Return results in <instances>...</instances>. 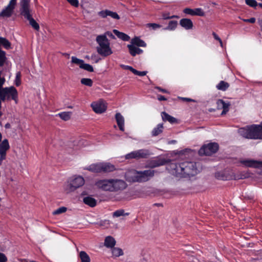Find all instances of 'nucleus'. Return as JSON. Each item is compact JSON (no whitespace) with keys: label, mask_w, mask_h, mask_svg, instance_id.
I'll use <instances>...</instances> for the list:
<instances>
[{"label":"nucleus","mask_w":262,"mask_h":262,"mask_svg":"<svg viewBox=\"0 0 262 262\" xmlns=\"http://www.w3.org/2000/svg\"><path fill=\"white\" fill-rule=\"evenodd\" d=\"M166 169L171 174L178 177H190L197 174L196 163L192 162H172L167 165Z\"/></svg>","instance_id":"f257e3e1"},{"label":"nucleus","mask_w":262,"mask_h":262,"mask_svg":"<svg viewBox=\"0 0 262 262\" xmlns=\"http://www.w3.org/2000/svg\"><path fill=\"white\" fill-rule=\"evenodd\" d=\"M95 185L102 191L111 192L123 190L127 187L124 180L118 179L98 180L95 182Z\"/></svg>","instance_id":"f03ea898"},{"label":"nucleus","mask_w":262,"mask_h":262,"mask_svg":"<svg viewBox=\"0 0 262 262\" xmlns=\"http://www.w3.org/2000/svg\"><path fill=\"white\" fill-rule=\"evenodd\" d=\"M155 174V171L151 169L144 171L130 170L125 174L126 180L128 182H145L150 180Z\"/></svg>","instance_id":"7ed1b4c3"},{"label":"nucleus","mask_w":262,"mask_h":262,"mask_svg":"<svg viewBox=\"0 0 262 262\" xmlns=\"http://www.w3.org/2000/svg\"><path fill=\"white\" fill-rule=\"evenodd\" d=\"M238 133L244 138L252 139H262V122L260 125L253 124L240 128Z\"/></svg>","instance_id":"20e7f679"},{"label":"nucleus","mask_w":262,"mask_h":262,"mask_svg":"<svg viewBox=\"0 0 262 262\" xmlns=\"http://www.w3.org/2000/svg\"><path fill=\"white\" fill-rule=\"evenodd\" d=\"M20 12V14L29 21V24L34 30L36 31L39 30L40 27L39 24L32 17L30 13L31 10L29 8V1L22 0L21 1Z\"/></svg>","instance_id":"39448f33"},{"label":"nucleus","mask_w":262,"mask_h":262,"mask_svg":"<svg viewBox=\"0 0 262 262\" xmlns=\"http://www.w3.org/2000/svg\"><path fill=\"white\" fill-rule=\"evenodd\" d=\"M85 183L83 177L79 175H74L68 179L64 184V189L68 192L75 191L82 187Z\"/></svg>","instance_id":"423d86ee"},{"label":"nucleus","mask_w":262,"mask_h":262,"mask_svg":"<svg viewBox=\"0 0 262 262\" xmlns=\"http://www.w3.org/2000/svg\"><path fill=\"white\" fill-rule=\"evenodd\" d=\"M96 41L99 45L97 48L98 53L103 56H107L113 53L110 48V43L105 35H99L97 36Z\"/></svg>","instance_id":"0eeeda50"},{"label":"nucleus","mask_w":262,"mask_h":262,"mask_svg":"<svg viewBox=\"0 0 262 262\" xmlns=\"http://www.w3.org/2000/svg\"><path fill=\"white\" fill-rule=\"evenodd\" d=\"M0 98L4 101L7 98V99H12L17 102L18 93L16 89L13 86L0 89Z\"/></svg>","instance_id":"6e6552de"},{"label":"nucleus","mask_w":262,"mask_h":262,"mask_svg":"<svg viewBox=\"0 0 262 262\" xmlns=\"http://www.w3.org/2000/svg\"><path fill=\"white\" fill-rule=\"evenodd\" d=\"M219 149V145L216 143H210L203 146L199 150L200 156H210L215 153Z\"/></svg>","instance_id":"1a4fd4ad"},{"label":"nucleus","mask_w":262,"mask_h":262,"mask_svg":"<svg viewBox=\"0 0 262 262\" xmlns=\"http://www.w3.org/2000/svg\"><path fill=\"white\" fill-rule=\"evenodd\" d=\"M149 151L145 149H141L132 151L125 155L126 159L146 158L149 156Z\"/></svg>","instance_id":"9d476101"},{"label":"nucleus","mask_w":262,"mask_h":262,"mask_svg":"<svg viewBox=\"0 0 262 262\" xmlns=\"http://www.w3.org/2000/svg\"><path fill=\"white\" fill-rule=\"evenodd\" d=\"M240 162L245 167L259 169V173L262 175V162L252 159H246L241 160Z\"/></svg>","instance_id":"9b49d317"},{"label":"nucleus","mask_w":262,"mask_h":262,"mask_svg":"<svg viewBox=\"0 0 262 262\" xmlns=\"http://www.w3.org/2000/svg\"><path fill=\"white\" fill-rule=\"evenodd\" d=\"M215 177L218 180L224 181L234 179L233 172L229 170L216 172L215 173Z\"/></svg>","instance_id":"f8f14e48"},{"label":"nucleus","mask_w":262,"mask_h":262,"mask_svg":"<svg viewBox=\"0 0 262 262\" xmlns=\"http://www.w3.org/2000/svg\"><path fill=\"white\" fill-rule=\"evenodd\" d=\"M91 106L93 111L97 114L104 113L107 108L105 103L102 100L92 102L91 103Z\"/></svg>","instance_id":"ddd939ff"},{"label":"nucleus","mask_w":262,"mask_h":262,"mask_svg":"<svg viewBox=\"0 0 262 262\" xmlns=\"http://www.w3.org/2000/svg\"><path fill=\"white\" fill-rule=\"evenodd\" d=\"M10 146L7 139H4L0 144V161L6 159V151L9 149Z\"/></svg>","instance_id":"4468645a"},{"label":"nucleus","mask_w":262,"mask_h":262,"mask_svg":"<svg viewBox=\"0 0 262 262\" xmlns=\"http://www.w3.org/2000/svg\"><path fill=\"white\" fill-rule=\"evenodd\" d=\"M183 12L186 14L191 16L197 15L203 16L205 15V12L201 8H195L192 9L187 8L184 9Z\"/></svg>","instance_id":"2eb2a0df"},{"label":"nucleus","mask_w":262,"mask_h":262,"mask_svg":"<svg viewBox=\"0 0 262 262\" xmlns=\"http://www.w3.org/2000/svg\"><path fill=\"white\" fill-rule=\"evenodd\" d=\"M98 15L102 18H106L107 16H110L113 18L119 19V15L115 12H113L108 10H104L99 11Z\"/></svg>","instance_id":"dca6fc26"},{"label":"nucleus","mask_w":262,"mask_h":262,"mask_svg":"<svg viewBox=\"0 0 262 262\" xmlns=\"http://www.w3.org/2000/svg\"><path fill=\"white\" fill-rule=\"evenodd\" d=\"M218 109H223L222 115L226 114L229 110L230 103L229 102H225L222 99H219L217 101Z\"/></svg>","instance_id":"f3484780"},{"label":"nucleus","mask_w":262,"mask_h":262,"mask_svg":"<svg viewBox=\"0 0 262 262\" xmlns=\"http://www.w3.org/2000/svg\"><path fill=\"white\" fill-rule=\"evenodd\" d=\"M83 169L93 173H101V162L92 164Z\"/></svg>","instance_id":"a211bd4d"},{"label":"nucleus","mask_w":262,"mask_h":262,"mask_svg":"<svg viewBox=\"0 0 262 262\" xmlns=\"http://www.w3.org/2000/svg\"><path fill=\"white\" fill-rule=\"evenodd\" d=\"M101 173H107L114 171L115 167L108 162H101Z\"/></svg>","instance_id":"6ab92c4d"},{"label":"nucleus","mask_w":262,"mask_h":262,"mask_svg":"<svg viewBox=\"0 0 262 262\" xmlns=\"http://www.w3.org/2000/svg\"><path fill=\"white\" fill-rule=\"evenodd\" d=\"M115 119L119 129L121 131L124 130V118L120 113H117L115 115Z\"/></svg>","instance_id":"aec40b11"},{"label":"nucleus","mask_w":262,"mask_h":262,"mask_svg":"<svg viewBox=\"0 0 262 262\" xmlns=\"http://www.w3.org/2000/svg\"><path fill=\"white\" fill-rule=\"evenodd\" d=\"M127 48L129 50L130 54L133 56H135L136 55L141 54L143 52L142 49L139 48L138 47L135 46L132 43L128 45Z\"/></svg>","instance_id":"412c9836"},{"label":"nucleus","mask_w":262,"mask_h":262,"mask_svg":"<svg viewBox=\"0 0 262 262\" xmlns=\"http://www.w3.org/2000/svg\"><path fill=\"white\" fill-rule=\"evenodd\" d=\"M14 8L7 5L0 13V16L3 17H10L13 12Z\"/></svg>","instance_id":"4be33fe9"},{"label":"nucleus","mask_w":262,"mask_h":262,"mask_svg":"<svg viewBox=\"0 0 262 262\" xmlns=\"http://www.w3.org/2000/svg\"><path fill=\"white\" fill-rule=\"evenodd\" d=\"M180 25L186 30L191 29L193 27V23L189 18H182L180 21Z\"/></svg>","instance_id":"5701e85b"},{"label":"nucleus","mask_w":262,"mask_h":262,"mask_svg":"<svg viewBox=\"0 0 262 262\" xmlns=\"http://www.w3.org/2000/svg\"><path fill=\"white\" fill-rule=\"evenodd\" d=\"M115 239L112 236H107L105 238L104 245L110 248H113L116 245Z\"/></svg>","instance_id":"b1692460"},{"label":"nucleus","mask_w":262,"mask_h":262,"mask_svg":"<svg viewBox=\"0 0 262 262\" xmlns=\"http://www.w3.org/2000/svg\"><path fill=\"white\" fill-rule=\"evenodd\" d=\"M83 202L85 204L91 207H95L97 204L96 200L91 196H88L83 198Z\"/></svg>","instance_id":"393cba45"},{"label":"nucleus","mask_w":262,"mask_h":262,"mask_svg":"<svg viewBox=\"0 0 262 262\" xmlns=\"http://www.w3.org/2000/svg\"><path fill=\"white\" fill-rule=\"evenodd\" d=\"M130 43L138 47H145L146 46V43H145V42L144 40L141 39L138 37H135L132 38Z\"/></svg>","instance_id":"a878e982"},{"label":"nucleus","mask_w":262,"mask_h":262,"mask_svg":"<svg viewBox=\"0 0 262 262\" xmlns=\"http://www.w3.org/2000/svg\"><path fill=\"white\" fill-rule=\"evenodd\" d=\"M161 117L164 121H168L171 123H174L177 122L176 118L169 115L165 112H162Z\"/></svg>","instance_id":"bb28decb"},{"label":"nucleus","mask_w":262,"mask_h":262,"mask_svg":"<svg viewBox=\"0 0 262 262\" xmlns=\"http://www.w3.org/2000/svg\"><path fill=\"white\" fill-rule=\"evenodd\" d=\"M114 33L120 39L123 41H128L130 39V37L126 34L120 32L117 30H113Z\"/></svg>","instance_id":"cd10ccee"},{"label":"nucleus","mask_w":262,"mask_h":262,"mask_svg":"<svg viewBox=\"0 0 262 262\" xmlns=\"http://www.w3.org/2000/svg\"><path fill=\"white\" fill-rule=\"evenodd\" d=\"M234 180L245 179L250 177V173L248 172L240 171L236 173H233Z\"/></svg>","instance_id":"c85d7f7f"},{"label":"nucleus","mask_w":262,"mask_h":262,"mask_svg":"<svg viewBox=\"0 0 262 262\" xmlns=\"http://www.w3.org/2000/svg\"><path fill=\"white\" fill-rule=\"evenodd\" d=\"M166 162V160L164 159L153 160L150 162V166L152 167H159L165 165Z\"/></svg>","instance_id":"c756f323"},{"label":"nucleus","mask_w":262,"mask_h":262,"mask_svg":"<svg viewBox=\"0 0 262 262\" xmlns=\"http://www.w3.org/2000/svg\"><path fill=\"white\" fill-rule=\"evenodd\" d=\"M163 125L162 123L158 124L151 132V135L153 137L157 136L163 132Z\"/></svg>","instance_id":"7c9ffc66"},{"label":"nucleus","mask_w":262,"mask_h":262,"mask_svg":"<svg viewBox=\"0 0 262 262\" xmlns=\"http://www.w3.org/2000/svg\"><path fill=\"white\" fill-rule=\"evenodd\" d=\"M79 257L81 262H91V259L89 255L84 251H81L79 253Z\"/></svg>","instance_id":"2f4dec72"},{"label":"nucleus","mask_w":262,"mask_h":262,"mask_svg":"<svg viewBox=\"0 0 262 262\" xmlns=\"http://www.w3.org/2000/svg\"><path fill=\"white\" fill-rule=\"evenodd\" d=\"M229 86V84L228 83L224 81H221L216 85V88L219 90L225 91L228 88Z\"/></svg>","instance_id":"473e14b6"},{"label":"nucleus","mask_w":262,"mask_h":262,"mask_svg":"<svg viewBox=\"0 0 262 262\" xmlns=\"http://www.w3.org/2000/svg\"><path fill=\"white\" fill-rule=\"evenodd\" d=\"M177 24L178 23L176 20H170L169 22L168 26L164 28L163 30L171 31L174 30L176 28Z\"/></svg>","instance_id":"72a5a7b5"},{"label":"nucleus","mask_w":262,"mask_h":262,"mask_svg":"<svg viewBox=\"0 0 262 262\" xmlns=\"http://www.w3.org/2000/svg\"><path fill=\"white\" fill-rule=\"evenodd\" d=\"M0 45L3 46L6 49L10 48L11 43L6 38L0 37Z\"/></svg>","instance_id":"f704fd0d"},{"label":"nucleus","mask_w":262,"mask_h":262,"mask_svg":"<svg viewBox=\"0 0 262 262\" xmlns=\"http://www.w3.org/2000/svg\"><path fill=\"white\" fill-rule=\"evenodd\" d=\"M112 252L113 256L119 257L123 254V252L121 248L113 247L112 249Z\"/></svg>","instance_id":"c9c22d12"},{"label":"nucleus","mask_w":262,"mask_h":262,"mask_svg":"<svg viewBox=\"0 0 262 262\" xmlns=\"http://www.w3.org/2000/svg\"><path fill=\"white\" fill-rule=\"evenodd\" d=\"M129 214V213L128 212L125 213L123 209H119L113 212V217H118L121 216H127Z\"/></svg>","instance_id":"e433bc0d"},{"label":"nucleus","mask_w":262,"mask_h":262,"mask_svg":"<svg viewBox=\"0 0 262 262\" xmlns=\"http://www.w3.org/2000/svg\"><path fill=\"white\" fill-rule=\"evenodd\" d=\"M59 117L64 120V121H68L71 118V113L70 112H61L59 113L57 115Z\"/></svg>","instance_id":"4c0bfd02"},{"label":"nucleus","mask_w":262,"mask_h":262,"mask_svg":"<svg viewBox=\"0 0 262 262\" xmlns=\"http://www.w3.org/2000/svg\"><path fill=\"white\" fill-rule=\"evenodd\" d=\"M80 68L90 72L94 71L93 67L90 64L85 63L84 62L80 65Z\"/></svg>","instance_id":"58836bf2"},{"label":"nucleus","mask_w":262,"mask_h":262,"mask_svg":"<svg viewBox=\"0 0 262 262\" xmlns=\"http://www.w3.org/2000/svg\"><path fill=\"white\" fill-rule=\"evenodd\" d=\"M81 83L88 86H92L93 85V81L90 78H83L81 79Z\"/></svg>","instance_id":"ea45409f"},{"label":"nucleus","mask_w":262,"mask_h":262,"mask_svg":"<svg viewBox=\"0 0 262 262\" xmlns=\"http://www.w3.org/2000/svg\"><path fill=\"white\" fill-rule=\"evenodd\" d=\"M71 62L73 63L77 64L79 66V68H80V65L83 64L84 61L82 59H80L79 58H77L75 56H72L71 57Z\"/></svg>","instance_id":"a19ab883"},{"label":"nucleus","mask_w":262,"mask_h":262,"mask_svg":"<svg viewBox=\"0 0 262 262\" xmlns=\"http://www.w3.org/2000/svg\"><path fill=\"white\" fill-rule=\"evenodd\" d=\"M6 59V52L5 51L0 52V67L4 66Z\"/></svg>","instance_id":"79ce46f5"},{"label":"nucleus","mask_w":262,"mask_h":262,"mask_svg":"<svg viewBox=\"0 0 262 262\" xmlns=\"http://www.w3.org/2000/svg\"><path fill=\"white\" fill-rule=\"evenodd\" d=\"M246 4L252 8H256L258 4L255 0H245Z\"/></svg>","instance_id":"37998d69"},{"label":"nucleus","mask_w":262,"mask_h":262,"mask_svg":"<svg viewBox=\"0 0 262 262\" xmlns=\"http://www.w3.org/2000/svg\"><path fill=\"white\" fill-rule=\"evenodd\" d=\"M67 210V208L65 207H59L53 212V214H59L65 212Z\"/></svg>","instance_id":"c03bdc74"},{"label":"nucleus","mask_w":262,"mask_h":262,"mask_svg":"<svg viewBox=\"0 0 262 262\" xmlns=\"http://www.w3.org/2000/svg\"><path fill=\"white\" fill-rule=\"evenodd\" d=\"M21 74L20 72H17L16 74L15 79V84L18 86L21 84V80H20Z\"/></svg>","instance_id":"a18cd8bd"},{"label":"nucleus","mask_w":262,"mask_h":262,"mask_svg":"<svg viewBox=\"0 0 262 262\" xmlns=\"http://www.w3.org/2000/svg\"><path fill=\"white\" fill-rule=\"evenodd\" d=\"M110 221L107 220L101 221L99 223V225L100 226H103V227H107L110 225Z\"/></svg>","instance_id":"49530a36"},{"label":"nucleus","mask_w":262,"mask_h":262,"mask_svg":"<svg viewBox=\"0 0 262 262\" xmlns=\"http://www.w3.org/2000/svg\"><path fill=\"white\" fill-rule=\"evenodd\" d=\"M133 73L135 75H138L139 76H144L146 75L147 71H139L136 69H134V71H133Z\"/></svg>","instance_id":"de8ad7c7"},{"label":"nucleus","mask_w":262,"mask_h":262,"mask_svg":"<svg viewBox=\"0 0 262 262\" xmlns=\"http://www.w3.org/2000/svg\"><path fill=\"white\" fill-rule=\"evenodd\" d=\"M120 67H121L122 69L124 70H129L130 71L133 73V71H134V69L132 67L128 66V65H125L121 64L120 65Z\"/></svg>","instance_id":"09e8293b"},{"label":"nucleus","mask_w":262,"mask_h":262,"mask_svg":"<svg viewBox=\"0 0 262 262\" xmlns=\"http://www.w3.org/2000/svg\"><path fill=\"white\" fill-rule=\"evenodd\" d=\"M147 26L151 27L152 29L156 30L157 28H159L161 27V26L158 24L156 23H149L147 24Z\"/></svg>","instance_id":"8fccbe9b"},{"label":"nucleus","mask_w":262,"mask_h":262,"mask_svg":"<svg viewBox=\"0 0 262 262\" xmlns=\"http://www.w3.org/2000/svg\"><path fill=\"white\" fill-rule=\"evenodd\" d=\"M67 1L73 6L77 7L79 6V1L78 0H67Z\"/></svg>","instance_id":"3c124183"},{"label":"nucleus","mask_w":262,"mask_h":262,"mask_svg":"<svg viewBox=\"0 0 262 262\" xmlns=\"http://www.w3.org/2000/svg\"><path fill=\"white\" fill-rule=\"evenodd\" d=\"M103 35H105L106 37H107V36L112 38V39H115V36L113 34V33L111 32H110V31H106L103 34H102Z\"/></svg>","instance_id":"603ef678"},{"label":"nucleus","mask_w":262,"mask_h":262,"mask_svg":"<svg viewBox=\"0 0 262 262\" xmlns=\"http://www.w3.org/2000/svg\"><path fill=\"white\" fill-rule=\"evenodd\" d=\"M7 260V258L6 255L3 253L0 252V262H6Z\"/></svg>","instance_id":"864d4df0"},{"label":"nucleus","mask_w":262,"mask_h":262,"mask_svg":"<svg viewBox=\"0 0 262 262\" xmlns=\"http://www.w3.org/2000/svg\"><path fill=\"white\" fill-rule=\"evenodd\" d=\"M243 20L244 22L250 23H254L256 21V19L254 17H251L249 19H243Z\"/></svg>","instance_id":"5fc2aeb1"},{"label":"nucleus","mask_w":262,"mask_h":262,"mask_svg":"<svg viewBox=\"0 0 262 262\" xmlns=\"http://www.w3.org/2000/svg\"><path fill=\"white\" fill-rule=\"evenodd\" d=\"M162 16H163V18L164 19H168L176 17V16H174V15L169 16L168 15V14L167 13L163 14Z\"/></svg>","instance_id":"6e6d98bb"},{"label":"nucleus","mask_w":262,"mask_h":262,"mask_svg":"<svg viewBox=\"0 0 262 262\" xmlns=\"http://www.w3.org/2000/svg\"><path fill=\"white\" fill-rule=\"evenodd\" d=\"M1 75L2 73L0 72V89L2 88V86L5 81V78L4 77H2Z\"/></svg>","instance_id":"4d7b16f0"},{"label":"nucleus","mask_w":262,"mask_h":262,"mask_svg":"<svg viewBox=\"0 0 262 262\" xmlns=\"http://www.w3.org/2000/svg\"><path fill=\"white\" fill-rule=\"evenodd\" d=\"M16 4V0H10L8 5L15 8V6Z\"/></svg>","instance_id":"13d9d810"},{"label":"nucleus","mask_w":262,"mask_h":262,"mask_svg":"<svg viewBox=\"0 0 262 262\" xmlns=\"http://www.w3.org/2000/svg\"><path fill=\"white\" fill-rule=\"evenodd\" d=\"M179 99H181V100H182L183 101H187V102H190V101L194 102V100L192 99L188 98H186V97H179Z\"/></svg>","instance_id":"bf43d9fd"},{"label":"nucleus","mask_w":262,"mask_h":262,"mask_svg":"<svg viewBox=\"0 0 262 262\" xmlns=\"http://www.w3.org/2000/svg\"><path fill=\"white\" fill-rule=\"evenodd\" d=\"M212 35H213L214 38L215 40H217L218 41H219L221 40V38L215 32L212 33Z\"/></svg>","instance_id":"052dcab7"},{"label":"nucleus","mask_w":262,"mask_h":262,"mask_svg":"<svg viewBox=\"0 0 262 262\" xmlns=\"http://www.w3.org/2000/svg\"><path fill=\"white\" fill-rule=\"evenodd\" d=\"M156 89L158 90L160 92H163V93H168V91H167L165 89H162V88H161L160 87L157 86V87H156Z\"/></svg>","instance_id":"680f3d73"},{"label":"nucleus","mask_w":262,"mask_h":262,"mask_svg":"<svg viewBox=\"0 0 262 262\" xmlns=\"http://www.w3.org/2000/svg\"><path fill=\"white\" fill-rule=\"evenodd\" d=\"M157 97H158V99L159 101H165V100H167V99L164 96H162V95H158Z\"/></svg>","instance_id":"e2e57ef3"},{"label":"nucleus","mask_w":262,"mask_h":262,"mask_svg":"<svg viewBox=\"0 0 262 262\" xmlns=\"http://www.w3.org/2000/svg\"><path fill=\"white\" fill-rule=\"evenodd\" d=\"M245 198H247L249 200H252L254 198V196L252 194H250V195H245Z\"/></svg>","instance_id":"0e129e2a"},{"label":"nucleus","mask_w":262,"mask_h":262,"mask_svg":"<svg viewBox=\"0 0 262 262\" xmlns=\"http://www.w3.org/2000/svg\"><path fill=\"white\" fill-rule=\"evenodd\" d=\"M11 125L9 123H7L5 124V127L6 128H9L10 127Z\"/></svg>","instance_id":"69168bd1"},{"label":"nucleus","mask_w":262,"mask_h":262,"mask_svg":"<svg viewBox=\"0 0 262 262\" xmlns=\"http://www.w3.org/2000/svg\"><path fill=\"white\" fill-rule=\"evenodd\" d=\"M219 43H220V46L222 47V48H224V46H223V42H222V39L219 41Z\"/></svg>","instance_id":"338daca9"},{"label":"nucleus","mask_w":262,"mask_h":262,"mask_svg":"<svg viewBox=\"0 0 262 262\" xmlns=\"http://www.w3.org/2000/svg\"><path fill=\"white\" fill-rule=\"evenodd\" d=\"M259 6L262 8V3H259Z\"/></svg>","instance_id":"774afa93"}]
</instances>
